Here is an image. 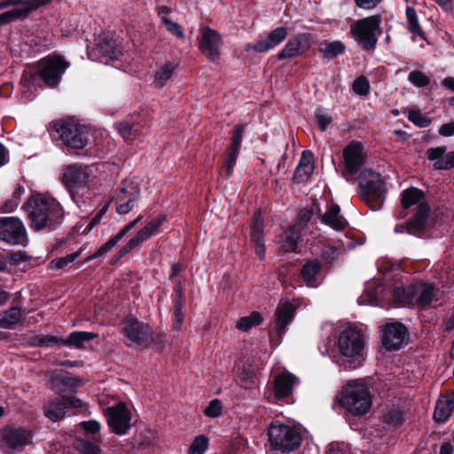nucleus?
I'll use <instances>...</instances> for the list:
<instances>
[{
    "label": "nucleus",
    "instance_id": "nucleus-21",
    "mask_svg": "<svg viewBox=\"0 0 454 454\" xmlns=\"http://www.w3.org/2000/svg\"><path fill=\"white\" fill-rule=\"evenodd\" d=\"M139 194L140 190L137 185L125 182L114 198L116 212L120 215L129 213L137 201Z\"/></svg>",
    "mask_w": 454,
    "mask_h": 454
},
{
    "label": "nucleus",
    "instance_id": "nucleus-54",
    "mask_svg": "<svg viewBox=\"0 0 454 454\" xmlns=\"http://www.w3.org/2000/svg\"><path fill=\"white\" fill-rule=\"evenodd\" d=\"M383 420L388 427H395L402 421V413L400 411L393 409L383 415Z\"/></svg>",
    "mask_w": 454,
    "mask_h": 454
},
{
    "label": "nucleus",
    "instance_id": "nucleus-19",
    "mask_svg": "<svg viewBox=\"0 0 454 454\" xmlns=\"http://www.w3.org/2000/svg\"><path fill=\"white\" fill-rule=\"evenodd\" d=\"M311 47V35L299 33L293 35L277 54V59H291L306 53Z\"/></svg>",
    "mask_w": 454,
    "mask_h": 454
},
{
    "label": "nucleus",
    "instance_id": "nucleus-26",
    "mask_svg": "<svg viewBox=\"0 0 454 454\" xmlns=\"http://www.w3.org/2000/svg\"><path fill=\"white\" fill-rule=\"evenodd\" d=\"M245 129L246 126L243 124H238L234 128L231 145L223 166L228 176L232 174L233 168L236 164Z\"/></svg>",
    "mask_w": 454,
    "mask_h": 454
},
{
    "label": "nucleus",
    "instance_id": "nucleus-24",
    "mask_svg": "<svg viewBox=\"0 0 454 454\" xmlns=\"http://www.w3.org/2000/svg\"><path fill=\"white\" fill-rule=\"evenodd\" d=\"M47 375L51 380V387L58 393L69 391L82 384L81 379L73 377L62 371L56 370L49 372Z\"/></svg>",
    "mask_w": 454,
    "mask_h": 454
},
{
    "label": "nucleus",
    "instance_id": "nucleus-15",
    "mask_svg": "<svg viewBox=\"0 0 454 454\" xmlns=\"http://www.w3.org/2000/svg\"><path fill=\"white\" fill-rule=\"evenodd\" d=\"M166 221V215H161L152 219L145 227L140 229L124 246L117 252L119 258L139 247L145 241L158 233L160 227Z\"/></svg>",
    "mask_w": 454,
    "mask_h": 454
},
{
    "label": "nucleus",
    "instance_id": "nucleus-40",
    "mask_svg": "<svg viewBox=\"0 0 454 454\" xmlns=\"http://www.w3.org/2000/svg\"><path fill=\"white\" fill-rule=\"evenodd\" d=\"M406 18H407V20L409 23V30L412 34H414L419 37H424V33L419 25L416 10L413 7H407Z\"/></svg>",
    "mask_w": 454,
    "mask_h": 454
},
{
    "label": "nucleus",
    "instance_id": "nucleus-47",
    "mask_svg": "<svg viewBox=\"0 0 454 454\" xmlns=\"http://www.w3.org/2000/svg\"><path fill=\"white\" fill-rule=\"evenodd\" d=\"M408 80L412 85L419 88H424L430 83V77L421 71H411Z\"/></svg>",
    "mask_w": 454,
    "mask_h": 454
},
{
    "label": "nucleus",
    "instance_id": "nucleus-39",
    "mask_svg": "<svg viewBox=\"0 0 454 454\" xmlns=\"http://www.w3.org/2000/svg\"><path fill=\"white\" fill-rule=\"evenodd\" d=\"M262 321V315L258 311H253L250 315L241 317L236 327L242 332H247L251 328L259 325Z\"/></svg>",
    "mask_w": 454,
    "mask_h": 454
},
{
    "label": "nucleus",
    "instance_id": "nucleus-36",
    "mask_svg": "<svg viewBox=\"0 0 454 454\" xmlns=\"http://www.w3.org/2000/svg\"><path fill=\"white\" fill-rule=\"evenodd\" d=\"M66 408L64 400L56 399L47 404L44 413L48 419L55 422L64 418Z\"/></svg>",
    "mask_w": 454,
    "mask_h": 454
},
{
    "label": "nucleus",
    "instance_id": "nucleus-35",
    "mask_svg": "<svg viewBox=\"0 0 454 454\" xmlns=\"http://www.w3.org/2000/svg\"><path fill=\"white\" fill-rule=\"evenodd\" d=\"M25 261L24 254L20 253H14L10 256H2L0 257V273L12 274Z\"/></svg>",
    "mask_w": 454,
    "mask_h": 454
},
{
    "label": "nucleus",
    "instance_id": "nucleus-12",
    "mask_svg": "<svg viewBox=\"0 0 454 454\" xmlns=\"http://www.w3.org/2000/svg\"><path fill=\"white\" fill-rule=\"evenodd\" d=\"M54 129L63 143L73 149H82L88 144V129L74 121H63L54 124Z\"/></svg>",
    "mask_w": 454,
    "mask_h": 454
},
{
    "label": "nucleus",
    "instance_id": "nucleus-31",
    "mask_svg": "<svg viewBox=\"0 0 454 454\" xmlns=\"http://www.w3.org/2000/svg\"><path fill=\"white\" fill-rule=\"evenodd\" d=\"M294 314V306L289 302L279 305L276 310V325L280 333L290 324Z\"/></svg>",
    "mask_w": 454,
    "mask_h": 454
},
{
    "label": "nucleus",
    "instance_id": "nucleus-56",
    "mask_svg": "<svg viewBox=\"0 0 454 454\" xmlns=\"http://www.w3.org/2000/svg\"><path fill=\"white\" fill-rule=\"evenodd\" d=\"M20 202V189L19 188L12 195V199L5 201L2 207L3 213H10L17 208Z\"/></svg>",
    "mask_w": 454,
    "mask_h": 454
},
{
    "label": "nucleus",
    "instance_id": "nucleus-62",
    "mask_svg": "<svg viewBox=\"0 0 454 454\" xmlns=\"http://www.w3.org/2000/svg\"><path fill=\"white\" fill-rule=\"evenodd\" d=\"M437 167L439 168V170L454 168V151L448 153L445 160L438 162Z\"/></svg>",
    "mask_w": 454,
    "mask_h": 454
},
{
    "label": "nucleus",
    "instance_id": "nucleus-52",
    "mask_svg": "<svg viewBox=\"0 0 454 454\" xmlns=\"http://www.w3.org/2000/svg\"><path fill=\"white\" fill-rule=\"evenodd\" d=\"M316 122L321 131L326 130L332 122V117L323 109H317L315 112Z\"/></svg>",
    "mask_w": 454,
    "mask_h": 454
},
{
    "label": "nucleus",
    "instance_id": "nucleus-32",
    "mask_svg": "<svg viewBox=\"0 0 454 454\" xmlns=\"http://www.w3.org/2000/svg\"><path fill=\"white\" fill-rule=\"evenodd\" d=\"M22 310L20 307H12L0 312V328L13 329L21 321Z\"/></svg>",
    "mask_w": 454,
    "mask_h": 454
},
{
    "label": "nucleus",
    "instance_id": "nucleus-33",
    "mask_svg": "<svg viewBox=\"0 0 454 454\" xmlns=\"http://www.w3.org/2000/svg\"><path fill=\"white\" fill-rule=\"evenodd\" d=\"M98 334L91 332L75 331L69 334L67 339H64L63 346L74 347L82 348L84 343L97 338Z\"/></svg>",
    "mask_w": 454,
    "mask_h": 454
},
{
    "label": "nucleus",
    "instance_id": "nucleus-55",
    "mask_svg": "<svg viewBox=\"0 0 454 454\" xmlns=\"http://www.w3.org/2000/svg\"><path fill=\"white\" fill-rule=\"evenodd\" d=\"M296 226H294L290 229L289 234L286 236V240L284 242L283 247L286 251H294L297 247V241L299 239V234L296 231Z\"/></svg>",
    "mask_w": 454,
    "mask_h": 454
},
{
    "label": "nucleus",
    "instance_id": "nucleus-28",
    "mask_svg": "<svg viewBox=\"0 0 454 454\" xmlns=\"http://www.w3.org/2000/svg\"><path fill=\"white\" fill-rule=\"evenodd\" d=\"M314 157L311 152L304 151L301 156L298 166L294 174V180L297 184L306 183L314 171Z\"/></svg>",
    "mask_w": 454,
    "mask_h": 454
},
{
    "label": "nucleus",
    "instance_id": "nucleus-14",
    "mask_svg": "<svg viewBox=\"0 0 454 454\" xmlns=\"http://www.w3.org/2000/svg\"><path fill=\"white\" fill-rule=\"evenodd\" d=\"M32 436L30 430L21 427L0 430V450L8 454L21 451L30 443Z\"/></svg>",
    "mask_w": 454,
    "mask_h": 454
},
{
    "label": "nucleus",
    "instance_id": "nucleus-57",
    "mask_svg": "<svg viewBox=\"0 0 454 454\" xmlns=\"http://www.w3.org/2000/svg\"><path fill=\"white\" fill-rule=\"evenodd\" d=\"M222 403L218 399L212 400L205 409V414L209 418H216L221 415Z\"/></svg>",
    "mask_w": 454,
    "mask_h": 454
},
{
    "label": "nucleus",
    "instance_id": "nucleus-2",
    "mask_svg": "<svg viewBox=\"0 0 454 454\" xmlns=\"http://www.w3.org/2000/svg\"><path fill=\"white\" fill-rule=\"evenodd\" d=\"M401 201L403 208H413L415 215L405 225H396L395 232L419 234L426 226L430 210L425 192L419 188H407L401 194Z\"/></svg>",
    "mask_w": 454,
    "mask_h": 454
},
{
    "label": "nucleus",
    "instance_id": "nucleus-41",
    "mask_svg": "<svg viewBox=\"0 0 454 454\" xmlns=\"http://www.w3.org/2000/svg\"><path fill=\"white\" fill-rule=\"evenodd\" d=\"M322 208L320 207V203L317 201H314L309 207L302 209L299 215L298 221L299 224H306L314 215H321Z\"/></svg>",
    "mask_w": 454,
    "mask_h": 454
},
{
    "label": "nucleus",
    "instance_id": "nucleus-20",
    "mask_svg": "<svg viewBox=\"0 0 454 454\" xmlns=\"http://www.w3.org/2000/svg\"><path fill=\"white\" fill-rule=\"evenodd\" d=\"M298 379L288 372H282L273 380V389L267 395V399L274 403H280L284 398L289 397L293 393Z\"/></svg>",
    "mask_w": 454,
    "mask_h": 454
},
{
    "label": "nucleus",
    "instance_id": "nucleus-22",
    "mask_svg": "<svg viewBox=\"0 0 454 454\" xmlns=\"http://www.w3.org/2000/svg\"><path fill=\"white\" fill-rule=\"evenodd\" d=\"M287 35V29L285 27H278L271 30L264 39L259 40L254 44H247L246 49L257 52H267L279 45Z\"/></svg>",
    "mask_w": 454,
    "mask_h": 454
},
{
    "label": "nucleus",
    "instance_id": "nucleus-60",
    "mask_svg": "<svg viewBox=\"0 0 454 454\" xmlns=\"http://www.w3.org/2000/svg\"><path fill=\"white\" fill-rule=\"evenodd\" d=\"M133 129L134 126L129 122H120L118 124L119 133L125 139H131Z\"/></svg>",
    "mask_w": 454,
    "mask_h": 454
},
{
    "label": "nucleus",
    "instance_id": "nucleus-63",
    "mask_svg": "<svg viewBox=\"0 0 454 454\" xmlns=\"http://www.w3.org/2000/svg\"><path fill=\"white\" fill-rule=\"evenodd\" d=\"M184 316L182 312V304L180 301H176L175 304V311H174V326L176 329L179 327V325L183 323Z\"/></svg>",
    "mask_w": 454,
    "mask_h": 454
},
{
    "label": "nucleus",
    "instance_id": "nucleus-64",
    "mask_svg": "<svg viewBox=\"0 0 454 454\" xmlns=\"http://www.w3.org/2000/svg\"><path fill=\"white\" fill-rule=\"evenodd\" d=\"M81 426L84 431L90 434H95L100 430V424L96 420L83 421Z\"/></svg>",
    "mask_w": 454,
    "mask_h": 454
},
{
    "label": "nucleus",
    "instance_id": "nucleus-43",
    "mask_svg": "<svg viewBox=\"0 0 454 454\" xmlns=\"http://www.w3.org/2000/svg\"><path fill=\"white\" fill-rule=\"evenodd\" d=\"M208 446V438L203 434L198 435L192 441L189 454H204Z\"/></svg>",
    "mask_w": 454,
    "mask_h": 454
},
{
    "label": "nucleus",
    "instance_id": "nucleus-30",
    "mask_svg": "<svg viewBox=\"0 0 454 454\" xmlns=\"http://www.w3.org/2000/svg\"><path fill=\"white\" fill-rule=\"evenodd\" d=\"M454 409V395L441 396L435 405L434 418L437 422H444Z\"/></svg>",
    "mask_w": 454,
    "mask_h": 454
},
{
    "label": "nucleus",
    "instance_id": "nucleus-58",
    "mask_svg": "<svg viewBox=\"0 0 454 454\" xmlns=\"http://www.w3.org/2000/svg\"><path fill=\"white\" fill-rule=\"evenodd\" d=\"M344 250V246L340 244L336 246L327 245L325 247L323 250V254L327 260H333L339 254H340Z\"/></svg>",
    "mask_w": 454,
    "mask_h": 454
},
{
    "label": "nucleus",
    "instance_id": "nucleus-9",
    "mask_svg": "<svg viewBox=\"0 0 454 454\" xmlns=\"http://www.w3.org/2000/svg\"><path fill=\"white\" fill-rule=\"evenodd\" d=\"M360 196L373 210L380 207V200L387 190L380 174L364 169L359 177Z\"/></svg>",
    "mask_w": 454,
    "mask_h": 454
},
{
    "label": "nucleus",
    "instance_id": "nucleus-34",
    "mask_svg": "<svg viewBox=\"0 0 454 454\" xmlns=\"http://www.w3.org/2000/svg\"><path fill=\"white\" fill-rule=\"evenodd\" d=\"M100 53L110 59H117L122 52V49L113 39L104 37L100 38L98 43Z\"/></svg>",
    "mask_w": 454,
    "mask_h": 454
},
{
    "label": "nucleus",
    "instance_id": "nucleus-29",
    "mask_svg": "<svg viewBox=\"0 0 454 454\" xmlns=\"http://www.w3.org/2000/svg\"><path fill=\"white\" fill-rule=\"evenodd\" d=\"M322 222L335 231H342L348 225L347 220L340 215L338 205H327L325 212L322 215Z\"/></svg>",
    "mask_w": 454,
    "mask_h": 454
},
{
    "label": "nucleus",
    "instance_id": "nucleus-46",
    "mask_svg": "<svg viewBox=\"0 0 454 454\" xmlns=\"http://www.w3.org/2000/svg\"><path fill=\"white\" fill-rule=\"evenodd\" d=\"M408 119L415 125L425 128L430 124V120L418 108H411L408 113Z\"/></svg>",
    "mask_w": 454,
    "mask_h": 454
},
{
    "label": "nucleus",
    "instance_id": "nucleus-59",
    "mask_svg": "<svg viewBox=\"0 0 454 454\" xmlns=\"http://www.w3.org/2000/svg\"><path fill=\"white\" fill-rule=\"evenodd\" d=\"M164 26L169 33L175 35L176 36H177L179 38H182V39L184 38V32L178 23L169 20H166V22L164 23Z\"/></svg>",
    "mask_w": 454,
    "mask_h": 454
},
{
    "label": "nucleus",
    "instance_id": "nucleus-61",
    "mask_svg": "<svg viewBox=\"0 0 454 454\" xmlns=\"http://www.w3.org/2000/svg\"><path fill=\"white\" fill-rule=\"evenodd\" d=\"M239 384L244 388H249L254 384V376L251 372H241L238 377Z\"/></svg>",
    "mask_w": 454,
    "mask_h": 454
},
{
    "label": "nucleus",
    "instance_id": "nucleus-4",
    "mask_svg": "<svg viewBox=\"0 0 454 454\" xmlns=\"http://www.w3.org/2000/svg\"><path fill=\"white\" fill-rule=\"evenodd\" d=\"M98 167L95 165L74 164L67 166L62 176V182L71 197L83 196L98 180Z\"/></svg>",
    "mask_w": 454,
    "mask_h": 454
},
{
    "label": "nucleus",
    "instance_id": "nucleus-27",
    "mask_svg": "<svg viewBox=\"0 0 454 454\" xmlns=\"http://www.w3.org/2000/svg\"><path fill=\"white\" fill-rule=\"evenodd\" d=\"M384 289L377 280H371L366 283L364 293L357 301L359 305L378 306L380 301L385 299Z\"/></svg>",
    "mask_w": 454,
    "mask_h": 454
},
{
    "label": "nucleus",
    "instance_id": "nucleus-16",
    "mask_svg": "<svg viewBox=\"0 0 454 454\" xmlns=\"http://www.w3.org/2000/svg\"><path fill=\"white\" fill-rule=\"evenodd\" d=\"M0 239L11 245H26L25 226L16 217H0Z\"/></svg>",
    "mask_w": 454,
    "mask_h": 454
},
{
    "label": "nucleus",
    "instance_id": "nucleus-10",
    "mask_svg": "<svg viewBox=\"0 0 454 454\" xmlns=\"http://www.w3.org/2000/svg\"><path fill=\"white\" fill-rule=\"evenodd\" d=\"M268 435L272 447L282 452L293 451L301 442V435L297 428L278 421L270 426Z\"/></svg>",
    "mask_w": 454,
    "mask_h": 454
},
{
    "label": "nucleus",
    "instance_id": "nucleus-23",
    "mask_svg": "<svg viewBox=\"0 0 454 454\" xmlns=\"http://www.w3.org/2000/svg\"><path fill=\"white\" fill-rule=\"evenodd\" d=\"M222 45L221 36L210 27L201 30L200 48L207 57L212 60L219 57V50Z\"/></svg>",
    "mask_w": 454,
    "mask_h": 454
},
{
    "label": "nucleus",
    "instance_id": "nucleus-50",
    "mask_svg": "<svg viewBox=\"0 0 454 454\" xmlns=\"http://www.w3.org/2000/svg\"><path fill=\"white\" fill-rule=\"evenodd\" d=\"M64 339L51 335H41L35 338V344L42 348H50L54 345L63 346Z\"/></svg>",
    "mask_w": 454,
    "mask_h": 454
},
{
    "label": "nucleus",
    "instance_id": "nucleus-11",
    "mask_svg": "<svg viewBox=\"0 0 454 454\" xmlns=\"http://www.w3.org/2000/svg\"><path fill=\"white\" fill-rule=\"evenodd\" d=\"M69 66L62 56L51 54L38 61V74L47 86L55 87Z\"/></svg>",
    "mask_w": 454,
    "mask_h": 454
},
{
    "label": "nucleus",
    "instance_id": "nucleus-1",
    "mask_svg": "<svg viewBox=\"0 0 454 454\" xmlns=\"http://www.w3.org/2000/svg\"><path fill=\"white\" fill-rule=\"evenodd\" d=\"M30 227L35 231L55 230L63 220L60 204L51 197L34 195L25 204Z\"/></svg>",
    "mask_w": 454,
    "mask_h": 454
},
{
    "label": "nucleus",
    "instance_id": "nucleus-5",
    "mask_svg": "<svg viewBox=\"0 0 454 454\" xmlns=\"http://www.w3.org/2000/svg\"><path fill=\"white\" fill-rule=\"evenodd\" d=\"M438 289L428 283H417L407 288L403 283H396L392 290L393 298L399 305H415L419 308L428 306L434 300L437 299Z\"/></svg>",
    "mask_w": 454,
    "mask_h": 454
},
{
    "label": "nucleus",
    "instance_id": "nucleus-13",
    "mask_svg": "<svg viewBox=\"0 0 454 454\" xmlns=\"http://www.w3.org/2000/svg\"><path fill=\"white\" fill-rule=\"evenodd\" d=\"M51 0H4L0 2V9L14 6L13 9L0 14V26L12 20L26 18L30 12L46 5Z\"/></svg>",
    "mask_w": 454,
    "mask_h": 454
},
{
    "label": "nucleus",
    "instance_id": "nucleus-38",
    "mask_svg": "<svg viewBox=\"0 0 454 454\" xmlns=\"http://www.w3.org/2000/svg\"><path fill=\"white\" fill-rule=\"evenodd\" d=\"M174 72V66L171 64H164L155 73L153 78V85L157 88H162L165 86L167 81H168Z\"/></svg>",
    "mask_w": 454,
    "mask_h": 454
},
{
    "label": "nucleus",
    "instance_id": "nucleus-44",
    "mask_svg": "<svg viewBox=\"0 0 454 454\" xmlns=\"http://www.w3.org/2000/svg\"><path fill=\"white\" fill-rule=\"evenodd\" d=\"M345 45L340 41H333L324 49V56L327 59H333L343 53Z\"/></svg>",
    "mask_w": 454,
    "mask_h": 454
},
{
    "label": "nucleus",
    "instance_id": "nucleus-3",
    "mask_svg": "<svg viewBox=\"0 0 454 454\" xmlns=\"http://www.w3.org/2000/svg\"><path fill=\"white\" fill-rule=\"evenodd\" d=\"M337 346L348 368L356 369L363 364L366 340L360 329L351 326L344 328L339 335Z\"/></svg>",
    "mask_w": 454,
    "mask_h": 454
},
{
    "label": "nucleus",
    "instance_id": "nucleus-45",
    "mask_svg": "<svg viewBox=\"0 0 454 454\" xmlns=\"http://www.w3.org/2000/svg\"><path fill=\"white\" fill-rule=\"evenodd\" d=\"M81 254L80 251L74 252L72 254H67L65 256L54 259L51 262L50 267L52 270H59L66 267L67 264L73 262L75 259H77Z\"/></svg>",
    "mask_w": 454,
    "mask_h": 454
},
{
    "label": "nucleus",
    "instance_id": "nucleus-8",
    "mask_svg": "<svg viewBox=\"0 0 454 454\" xmlns=\"http://www.w3.org/2000/svg\"><path fill=\"white\" fill-rule=\"evenodd\" d=\"M381 16L372 15L355 21L350 32L356 42L365 51L374 50L381 35Z\"/></svg>",
    "mask_w": 454,
    "mask_h": 454
},
{
    "label": "nucleus",
    "instance_id": "nucleus-51",
    "mask_svg": "<svg viewBox=\"0 0 454 454\" xmlns=\"http://www.w3.org/2000/svg\"><path fill=\"white\" fill-rule=\"evenodd\" d=\"M352 89L356 94L366 96L370 90V84L364 76H359L353 82Z\"/></svg>",
    "mask_w": 454,
    "mask_h": 454
},
{
    "label": "nucleus",
    "instance_id": "nucleus-48",
    "mask_svg": "<svg viewBox=\"0 0 454 454\" xmlns=\"http://www.w3.org/2000/svg\"><path fill=\"white\" fill-rule=\"evenodd\" d=\"M74 447L82 454H101V450L97 444L86 440H77Z\"/></svg>",
    "mask_w": 454,
    "mask_h": 454
},
{
    "label": "nucleus",
    "instance_id": "nucleus-49",
    "mask_svg": "<svg viewBox=\"0 0 454 454\" xmlns=\"http://www.w3.org/2000/svg\"><path fill=\"white\" fill-rule=\"evenodd\" d=\"M446 154V147L444 146L433 147L427 151V159L434 161V167L435 169H439L437 163L444 160Z\"/></svg>",
    "mask_w": 454,
    "mask_h": 454
},
{
    "label": "nucleus",
    "instance_id": "nucleus-37",
    "mask_svg": "<svg viewBox=\"0 0 454 454\" xmlns=\"http://www.w3.org/2000/svg\"><path fill=\"white\" fill-rule=\"evenodd\" d=\"M319 270L320 263L317 261H309L303 265L301 274L308 286L314 287L317 286L315 278Z\"/></svg>",
    "mask_w": 454,
    "mask_h": 454
},
{
    "label": "nucleus",
    "instance_id": "nucleus-7",
    "mask_svg": "<svg viewBox=\"0 0 454 454\" xmlns=\"http://www.w3.org/2000/svg\"><path fill=\"white\" fill-rule=\"evenodd\" d=\"M122 332L131 348H147L161 344L164 339V335L155 333L147 324L134 317L123 321Z\"/></svg>",
    "mask_w": 454,
    "mask_h": 454
},
{
    "label": "nucleus",
    "instance_id": "nucleus-17",
    "mask_svg": "<svg viewBox=\"0 0 454 454\" xmlns=\"http://www.w3.org/2000/svg\"><path fill=\"white\" fill-rule=\"evenodd\" d=\"M409 333L401 323H387L382 327L381 341L388 351H395L407 345Z\"/></svg>",
    "mask_w": 454,
    "mask_h": 454
},
{
    "label": "nucleus",
    "instance_id": "nucleus-42",
    "mask_svg": "<svg viewBox=\"0 0 454 454\" xmlns=\"http://www.w3.org/2000/svg\"><path fill=\"white\" fill-rule=\"evenodd\" d=\"M263 233V220L261 213H256L254 215L253 223L251 225V239L253 242L262 240Z\"/></svg>",
    "mask_w": 454,
    "mask_h": 454
},
{
    "label": "nucleus",
    "instance_id": "nucleus-25",
    "mask_svg": "<svg viewBox=\"0 0 454 454\" xmlns=\"http://www.w3.org/2000/svg\"><path fill=\"white\" fill-rule=\"evenodd\" d=\"M346 169L350 174L356 173L364 163L363 147L359 143L351 142L343 150Z\"/></svg>",
    "mask_w": 454,
    "mask_h": 454
},
{
    "label": "nucleus",
    "instance_id": "nucleus-18",
    "mask_svg": "<svg viewBox=\"0 0 454 454\" xmlns=\"http://www.w3.org/2000/svg\"><path fill=\"white\" fill-rule=\"evenodd\" d=\"M108 426L116 434H124L130 428L131 415L124 403L107 407L105 411Z\"/></svg>",
    "mask_w": 454,
    "mask_h": 454
},
{
    "label": "nucleus",
    "instance_id": "nucleus-6",
    "mask_svg": "<svg viewBox=\"0 0 454 454\" xmlns=\"http://www.w3.org/2000/svg\"><path fill=\"white\" fill-rule=\"evenodd\" d=\"M338 399L340 404L354 415L367 413L372 403L368 386L361 380L348 383Z\"/></svg>",
    "mask_w": 454,
    "mask_h": 454
},
{
    "label": "nucleus",
    "instance_id": "nucleus-53",
    "mask_svg": "<svg viewBox=\"0 0 454 454\" xmlns=\"http://www.w3.org/2000/svg\"><path fill=\"white\" fill-rule=\"evenodd\" d=\"M119 240L113 236L107 242L103 244L91 256L88 257L85 261L89 262L91 259L98 258L106 253H108L111 249H113L117 244Z\"/></svg>",
    "mask_w": 454,
    "mask_h": 454
}]
</instances>
